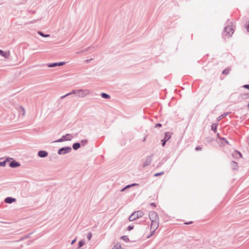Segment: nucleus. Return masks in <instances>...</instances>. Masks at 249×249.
<instances>
[{
    "mask_svg": "<svg viewBox=\"0 0 249 249\" xmlns=\"http://www.w3.org/2000/svg\"><path fill=\"white\" fill-rule=\"evenodd\" d=\"M149 218L151 221L150 231L153 234L159 226V217L156 212L151 211L149 213Z\"/></svg>",
    "mask_w": 249,
    "mask_h": 249,
    "instance_id": "obj_1",
    "label": "nucleus"
},
{
    "mask_svg": "<svg viewBox=\"0 0 249 249\" xmlns=\"http://www.w3.org/2000/svg\"><path fill=\"white\" fill-rule=\"evenodd\" d=\"M90 92V91L88 89H86V90H77V91H72V92H71V93H68L63 96L61 97V98H64V97H66L67 96H68L71 94H76V93H78V95L79 96H81V97H84L88 94H89Z\"/></svg>",
    "mask_w": 249,
    "mask_h": 249,
    "instance_id": "obj_2",
    "label": "nucleus"
},
{
    "mask_svg": "<svg viewBox=\"0 0 249 249\" xmlns=\"http://www.w3.org/2000/svg\"><path fill=\"white\" fill-rule=\"evenodd\" d=\"M143 213L141 211H137L134 212L129 217L130 221H133L143 215Z\"/></svg>",
    "mask_w": 249,
    "mask_h": 249,
    "instance_id": "obj_3",
    "label": "nucleus"
},
{
    "mask_svg": "<svg viewBox=\"0 0 249 249\" xmlns=\"http://www.w3.org/2000/svg\"><path fill=\"white\" fill-rule=\"evenodd\" d=\"M225 32L226 35L230 36L233 33V29L231 26H227L225 29Z\"/></svg>",
    "mask_w": 249,
    "mask_h": 249,
    "instance_id": "obj_4",
    "label": "nucleus"
},
{
    "mask_svg": "<svg viewBox=\"0 0 249 249\" xmlns=\"http://www.w3.org/2000/svg\"><path fill=\"white\" fill-rule=\"evenodd\" d=\"M71 149L70 147H63L60 149L58 151V154L59 155L64 154L70 152Z\"/></svg>",
    "mask_w": 249,
    "mask_h": 249,
    "instance_id": "obj_5",
    "label": "nucleus"
},
{
    "mask_svg": "<svg viewBox=\"0 0 249 249\" xmlns=\"http://www.w3.org/2000/svg\"><path fill=\"white\" fill-rule=\"evenodd\" d=\"M38 155L40 157L44 158V157H46L48 155V153L46 151L42 150V151H39V152L38 153Z\"/></svg>",
    "mask_w": 249,
    "mask_h": 249,
    "instance_id": "obj_6",
    "label": "nucleus"
},
{
    "mask_svg": "<svg viewBox=\"0 0 249 249\" xmlns=\"http://www.w3.org/2000/svg\"><path fill=\"white\" fill-rule=\"evenodd\" d=\"M0 55H2L6 58H7L9 57V56L10 55V53L9 52H4L2 50H0Z\"/></svg>",
    "mask_w": 249,
    "mask_h": 249,
    "instance_id": "obj_7",
    "label": "nucleus"
},
{
    "mask_svg": "<svg viewBox=\"0 0 249 249\" xmlns=\"http://www.w3.org/2000/svg\"><path fill=\"white\" fill-rule=\"evenodd\" d=\"M16 201V199L15 198H12V197H7L5 199V201L6 203H11L14 201Z\"/></svg>",
    "mask_w": 249,
    "mask_h": 249,
    "instance_id": "obj_8",
    "label": "nucleus"
},
{
    "mask_svg": "<svg viewBox=\"0 0 249 249\" xmlns=\"http://www.w3.org/2000/svg\"><path fill=\"white\" fill-rule=\"evenodd\" d=\"M19 165H20L19 163L15 161H12L10 163V166L11 167H17L19 166Z\"/></svg>",
    "mask_w": 249,
    "mask_h": 249,
    "instance_id": "obj_9",
    "label": "nucleus"
},
{
    "mask_svg": "<svg viewBox=\"0 0 249 249\" xmlns=\"http://www.w3.org/2000/svg\"><path fill=\"white\" fill-rule=\"evenodd\" d=\"M233 156H234L236 158H241L242 155L238 151H235L233 153Z\"/></svg>",
    "mask_w": 249,
    "mask_h": 249,
    "instance_id": "obj_10",
    "label": "nucleus"
},
{
    "mask_svg": "<svg viewBox=\"0 0 249 249\" xmlns=\"http://www.w3.org/2000/svg\"><path fill=\"white\" fill-rule=\"evenodd\" d=\"M63 137L64 138L65 141H70L71 139V137L69 134H67L66 135L63 136Z\"/></svg>",
    "mask_w": 249,
    "mask_h": 249,
    "instance_id": "obj_11",
    "label": "nucleus"
},
{
    "mask_svg": "<svg viewBox=\"0 0 249 249\" xmlns=\"http://www.w3.org/2000/svg\"><path fill=\"white\" fill-rule=\"evenodd\" d=\"M72 147L74 150H77L80 147V144L79 143H75Z\"/></svg>",
    "mask_w": 249,
    "mask_h": 249,
    "instance_id": "obj_12",
    "label": "nucleus"
},
{
    "mask_svg": "<svg viewBox=\"0 0 249 249\" xmlns=\"http://www.w3.org/2000/svg\"><path fill=\"white\" fill-rule=\"evenodd\" d=\"M101 96L103 98H106V99H109L110 98V96L106 93H103L101 94Z\"/></svg>",
    "mask_w": 249,
    "mask_h": 249,
    "instance_id": "obj_13",
    "label": "nucleus"
},
{
    "mask_svg": "<svg viewBox=\"0 0 249 249\" xmlns=\"http://www.w3.org/2000/svg\"><path fill=\"white\" fill-rule=\"evenodd\" d=\"M216 127H217V125L215 124H213L212 126H211V128L212 129L214 132H216Z\"/></svg>",
    "mask_w": 249,
    "mask_h": 249,
    "instance_id": "obj_14",
    "label": "nucleus"
},
{
    "mask_svg": "<svg viewBox=\"0 0 249 249\" xmlns=\"http://www.w3.org/2000/svg\"><path fill=\"white\" fill-rule=\"evenodd\" d=\"M112 249H122V248L120 245L116 244Z\"/></svg>",
    "mask_w": 249,
    "mask_h": 249,
    "instance_id": "obj_15",
    "label": "nucleus"
},
{
    "mask_svg": "<svg viewBox=\"0 0 249 249\" xmlns=\"http://www.w3.org/2000/svg\"><path fill=\"white\" fill-rule=\"evenodd\" d=\"M229 72H230V70L229 69H227L224 70L222 71V73L224 74L227 75L229 73Z\"/></svg>",
    "mask_w": 249,
    "mask_h": 249,
    "instance_id": "obj_16",
    "label": "nucleus"
},
{
    "mask_svg": "<svg viewBox=\"0 0 249 249\" xmlns=\"http://www.w3.org/2000/svg\"><path fill=\"white\" fill-rule=\"evenodd\" d=\"M85 243L83 241H80L79 242V248H80L81 247H82L84 245Z\"/></svg>",
    "mask_w": 249,
    "mask_h": 249,
    "instance_id": "obj_17",
    "label": "nucleus"
},
{
    "mask_svg": "<svg viewBox=\"0 0 249 249\" xmlns=\"http://www.w3.org/2000/svg\"><path fill=\"white\" fill-rule=\"evenodd\" d=\"M170 135L168 136V133L167 132L165 133V140L167 141L170 139Z\"/></svg>",
    "mask_w": 249,
    "mask_h": 249,
    "instance_id": "obj_18",
    "label": "nucleus"
},
{
    "mask_svg": "<svg viewBox=\"0 0 249 249\" xmlns=\"http://www.w3.org/2000/svg\"><path fill=\"white\" fill-rule=\"evenodd\" d=\"M121 238L123 239L124 240H125L126 241H128L129 240L128 238L126 236H123L121 237Z\"/></svg>",
    "mask_w": 249,
    "mask_h": 249,
    "instance_id": "obj_19",
    "label": "nucleus"
},
{
    "mask_svg": "<svg viewBox=\"0 0 249 249\" xmlns=\"http://www.w3.org/2000/svg\"><path fill=\"white\" fill-rule=\"evenodd\" d=\"M164 172H160V173H156L154 175V176L155 177H158L159 176H160V175H161L162 174H163Z\"/></svg>",
    "mask_w": 249,
    "mask_h": 249,
    "instance_id": "obj_20",
    "label": "nucleus"
},
{
    "mask_svg": "<svg viewBox=\"0 0 249 249\" xmlns=\"http://www.w3.org/2000/svg\"><path fill=\"white\" fill-rule=\"evenodd\" d=\"M57 66H58L57 63H53V64L50 65L49 66V67H54Z\"/></svg>",
    "mask_w": 249,
    "mask_h": 249,
    "instance_id": "obj_21",
    "label": "nucleus"
},
{
    "mask_svg": "<svg viewBox=\"0 0 249 249\" xmlns=\"http://www.w3.org/2000/svg\"><path fill=\"white\" fill-rule=\"evenodd\" d=\"M64 141H65L64 138L63 137H62L60 139H59L58 140H57V141H55V142H63Z\"/></svg>",
    "mask_w": 249,
    "mask_h": 249,
    "instance_id": "obj_22",
    "label": "nucleus"
},
{
    "mask_svg": "<svg viewBox=\"0 0 249 249\" xmlns=\"http://www.w3.org/2000/svg\"><path fill=\"white\" fill-rule=\"evenodd\" d=\"M133 227H134L133 226H129L127 227V230L130 231L133 229Z\"/></svg>",
    "mask_w": 249,
    "mask_h": 249,
    "instance_id": "obj_23",
    "label": "nucleus"
},
{
    "mask_svg": "<svg viewBox=\"0 0 249 249\" xmlns=\"http://www.w3.org/2000/svg\"><path fill=\"white\" fill-rule=\"evenodd\" d=\"M91 236H92V234H91V233H89L88 234V239L89 240L90 239V238L91 237Z\"/></svg>",
    "mask_w": 249,
    "mask_h": 249,
    "instance_id": "obj_24",
    "label": "nucleus"
},
{
    "mask_svg": "<svg viewBox=\"0 0 249 249\" xmlns=\"http://www.w3.org/2000/svg\"><path fill=\"white\" fill-rule=\"evenodd\" d=\"M167 141L166 140H162V146H164L165 144V142Z\"/></svg>",
    "mask_w": 249,
    "mask_h": 249,
    "instance_id": "obj_25",
    "label": "nucleus"
},
{
    "mask_svg": "<svg viewBox=\"0 0 249 249\" xmlns=\"http://www.w3.org/2000/svg\"><path fill=\"white\" fill-rule=\"evenodd\" d=\"M5 165V162H0V166H4Z\"/></svg>",
    "mask_w": 249,
    "mask_h": 249,
    "instance_id": "obj_26",
    "label": "nucleus"
},
{
    "mask_svg": "<svg viewBox=\"0 0 249 249\" xmlns=\"http://www.w3.org/2000/svg\"><path fill=\"white\" fill-rule=\"evenodd\" d=\"M243 87L249 89V85H245L243 86Z\"/></svg>",
    "mask_w": 249,
    "mask_h": 249,
    "instance_id": "obj_27",
    "label": "nucleus"
},
{
    "mask_svg": "<svg viewBox=\"0 0 249 249\" xmlns=\"http://www.w3.org/2000/svg\"><path fill=\"white\" fill-rule=\"evenodd\" d=\"M57 64H58V66H62V65H63L64 64H65V63L64 62H60Z\"/></svg>",
    "mask_w": 249,
    "mask_h": 249,
    "instance_id": "obj_28",
    "label": "nucleus"
},
{
    "mask_svg": "<svg viewBox=\"0 0 249 249\" xmlns=\"http://www.w3.org/2000/svg\"><path fill=\"white\" fill-rule=\"evenodd\" d=\"M196 150L198 151V150H202V148L200 147H196Z\"/></svg>",
    "mask_w": 249,
    "mask_h": 249,
    "instance_id": "obj_29",
    "label": "nucleus"
},
{
    "mask_svg": "<svg viewBox=\"0 0 249 249\" xmlns=\"http://www.w3.org/2000/svg\"><path fill=\"white\" fill-rule=\"evenodd\" d=\"M40 34L42 36H43L47 37V36H49V35H44V34H43L40 33Z\"/></svg>",
    "mask_w": 249,
    "mask_h": 249,
    "instance_id": "obj_30",
    "label": "nucleus"
},
{
    "mask_svg": "<svg viewBox=\"0 0 249 249\" xmlns=\"http://www.w3.org/2000/svg\"><path fill=\"white\" fill-rule=\"evenodd\" d=\"M246 28H247V31H248V32H249V24L247 25V26Z\"/></svg>",
    "mask_w": 249,
    "mask_h": 249,
    "instance_id": "obj_31",
    "label": "nucleus"
},
{
    "mask_svg": "<svg viewBox=\"0 0 249 249\" xmlns=\"http://www.w3.org/2000/svg\"><path fill=\"white\" fill-rule=\"evenodd\" d=\"M156 126L161 127V124H156Z\"/></svg>",
    "mask_w": 249,
    "mask_h": 249,
    "instance_id": "obj_32",
    "label": "nucleus"
},
{
    "mask_svg": "<svg viewBox=\"0 0 249 249\" xmlns=\"http://www.w3.org/2000/svg\"><path fill=\"white\" fill-rule=\"evenodd\" d=\"M75 241H76V239L72 240V241L71 242V244H73Z\"/></svg>",
    "mask_w": 249,
    "mask_h": 249,
    "instance_id": "obj_33",
    "label": "nucleus"
},
{
    "mask_svg": "<svg viewBox=\"0 0 249 249\" xmlns=\"http://www.w3.org/2000/svg\"><path fill=\"white\" fill-rule=\"evenodd\" d=\"M151 205L153 206L154 207H156V205L154 203H151Z\"/></svg>",
    "mask_w": 249,
    "mask_h": 249,
    "instance_id": "obj_34",
    "label": "nucleus"
},
{
    "mask_svg": "<svg viewBox=\"0 0 249 249\" xmlns=\"http://www.w3.org/2000/svg\"><path fill=\"white\" fill-rule=\"evenodd\" d=\"M191 223H192V222H190L189 223H186V224H191Z\"/></svg>",
    "mask_w": 249,
    "mask_h": 249,
    "instance_id": "obj_35",
    "label": "nucleus"
},
{
    "mask_svg": "<svg viewBox=\"0 0 249 249\" xmlns=\"http://www.w3.org/2000/svg\"><path fill=\"white\" fill-rule=\"evenodd\" d=\"M248 107H249V104L248 105Z\"/></svg>",
    "mask_w": 249,
    "mask_h": 249,
    "instance_id": "obj_36",
    "label": "nucleus"
}]
</instances>
